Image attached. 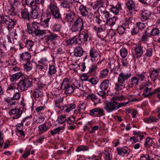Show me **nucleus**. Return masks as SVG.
<instances>
[{
  "label": "nucleus",
  "mask_w": 160,
  "mask_h": 160,
  "mask_svg": "<svg viewBox=\"0 0 160 160\" xmlns=\"http://www.w3.org/2000/svg\"><path fill=\"white\" fill-rule=\"evenodd\" d=\"M14 7H11V8L8 11V13L12 16H15L17 15V11Z\"/></svg>",
  "instance_id": "5fc2aeb1"
},
{
  "label": "nucleus",
  "mask_w": 160,
  "mask_h": 160,
  "mask_svg": "<svg viewBox=\"0 0 160 160\" xmlns=\"http://www.w3.org/2000/svg\"><path fill=\"white\" fill-rule=\"evenodd\" d=\"M153 143L152 139L151 138H147L144 143V146L147 148L151 147Z\"/></svg>",
  "instance_id": "8fccbe9b"
},
{
  "label": "nucleus",
  "mask_w": 160,
  "mask_h": 160,
  "mask_svg": "<svg viewBox=\"0 0 160 160\" xmlns=\"http://www.w3.org/2000/svg\"><path fill=\"white\" fill-rule=\"evenodd\" d=\"M51 28L53 32H60L62 27L60 24L55 23L52 25Z\"/></svg>",
  "instance_id": "79ce46f5"
},
{
  "label": "nucleus",
  "mask_w": 160,
  "mask_h": 160,
  "mask_svg": "<svg viewBox=\"0 0 160 160\" xmlns=\"http://www.w3.org/2000/svg\"><path fill=\"white\" fill-rule=\"evenodd\" d=\"M160 32L158 29L155 28L152 29L150 32V35L152 36H155L159 35Z\"/></svg>",
  "instance_id": "864d4df0"
},
{
  "label": "nucleus",
  "mask_w": 160,
  "mask_h": 160,
  "mask_svg": "<svg viewBox=\"0 0 160 160\" xmlns=\"http://www.w3.org/2000/svg\"><path fill=\"white\" fill-rule=\"evenodd\" d=\"M9 2L11 7H16L19 4L18 0H9Z\"/></svg>",
  "instance_id": "69168bd1"
},
{
  "label": "nucleus",
  "mask_w": 160,
  "mask_h": 160,
  "mask_svg": "<svg viewBox=\"0 0 160 160\" xmlns=\"http://www.w3.org/2000/svg\"><path fill=\"white\" fill-rule=\"evenodd\" d=\"M48 10L49 13L52 15L54 18L58 19L61 17L59 9L56 3H51Z\"/></svg>",
  "instance_id": "39448f33"
},
{
  "label": "nucleus",
  "mask_w": 160,
  "mask_h": 160,
  "mask_svg": "<svg viewBox=\"0 0 160 160\" xmlns=\"http://www.w3.org/2000/svg\"><path fill=\"white\" fill-rule=\"evenodd\" d=\"M109 70L108 69H105L102 70L100 72V77L101 78H103L108 76Z\"/></svg>",
  "instance_id": "680f3d73"
},
{
  "label": "nucleus",
  "mask_w": 160,
  "mask_h": 160,
  "mask_svg": "<svg viewBox=\"0 0 160 160\" xmlns=\"http://www.w3.org/2000/svg\"><path fill=\"white\" fill-rule=\"evenodd\" d=\"M88 99L91 100L94 103V105L100 102V99L95 94L90 93L88 95L87 97Z\"/></svg>",
  "instance_id": "b1692460"
},
{
  "label": "nucleus",
  "mask_w": 160,
  "mask_h": 160,
  "mask_svg": "<svg viewBox=\"0 0 160 160\" xmlns=\"http://www.w3.org/2000/svg\"><path fill=\"white\" fill-rule=\"evenodd\" d=\"M2 24H5L8 30L13 28L16 25L15 22L10 18L9 16L0 15V34L3 32Z\"/></svg>",
  "instance_id": "f257e3e1"
},
{
  "label": "nucleus",
  "mask_w": 160,
  "mask_h": 160,
  "mask_svg": "<svg viewBox=\"0 0 160 160\" xmlns=\"http://www.w3.org/2000/svg\"><path fill=\"white\" fill-rule=\"evenodd\" d=\"M126 28L120 25L119 26L117 29L118 33L120 35H122L124 33H125V31Z\"/></svg>",
  "instance_id": "774afa93"
},
{
  "label": "nucleus",
  "mask_w": 160,
  "mask_h": 160,
  "mask_svg": "<svg viewBox=\"0 0 160 160\" xmlns=\"http://www.w3.org/2000/svg\"><path fill=\"white\" fill-rule=\"evenodd\" d=\"M25 2L30 7H32L33 8L35 7L38 8L40 12H43L44 0H25Z\"/></svg>",
  "instance_id": "20e7f679"
},
{
  "label": "nucleus",
  "mask_w": 160,
  "mask_h": 160,
  "mask_svg": "<svg viewBox=\"0 0 160 160\" xmlns=\"http://www.w3.org/2000/svg\"><path fill=\"white\" fill-rule=\"evenodd\" d=\"M127 8L129 11L133 10V12H130V13L132 15L135 14L138 10L135 8V3L132 0H128L126 2Z\"/></svg>",
  "instance_id": "9b49d317"
},
{
  "label": "nucleus",
  "mask_w": 160,
  "mask_h": 160,
  "mask_svg": "<svg viewBox=\"0 0 160 160\" xmlns=\"http://www.w3.org/2000/svg\"><path fill=\"white\" fill-rule=\"evenodd\" d=\"M83 20L81 18H78L74 21L71 30L72 32H80L83 29Z\"/></svg>",
  "instance_id": "423d86ee"
},
{
  "label": "nucleus",
  "mask_w": 160,
  "mask_h": 160,
  "mask_svg": "<svg viewBox=\"0 0 160 160\" xmlns=\"http://www.w3.org/2000/svg\"><path fill=\"white\" fill-rule=\"evenodd\" d=\"M89 56L92 62L97 61L100 59V55L99 52L94 48H92L90 50Z\"/></svg>",
  "instance_id": "6e6552de"
},
{
  "label": "nucleus",
  "mask_w": 160,
  "mask_h": 160,
  "mask_svg": "<svg viewBox=\"0 0 160 160\" xmlns=\"http://www.w3.org/2000/svg\"><path fill=\"white\" fill-rule=\"evenodd\" d=\"M93 29L96 31L97 34L98 33H100L104 31L105 29L102 27V26H99V27L94 26Z\"/></svg>",
  "instance_id": "e2e57ef3"
},
{
  "label": "nucleus",
  "mask_w": 160,
  "mask_h": 160,
  "mask_svg": "<svg viewBox=\"0 0 160 160\" xmlns=\"http://www.w3.org/2000/svg\"><path fill=\"white\" fill-rule=\"evenodd\" d=\"M131 76V74L130 73H125L122 72L119 74L118 78V82L119 83L122 84Z\"/></svg>",
  "instance_id": "2eb2a0df"
},
{
  "label": "nucleus",
  "mask_w": 160,
  "mask_h": 160,
  "mask_svg": "<svg viewBox=\"0 0 160 160\" xmlns=\"http://www.w3.org/2000/svg\"><path fill=\"white\" fill-rule=\"evenodd\" d=\"M110 84L109 81L108 79L104 80L100 84V89L102 91H105L108 88Z\"/></svg>",
  "instance_id": "c756f323"
},
{
  "label": "nucleus",
  "mask_w": 160,
  "mask_h": 160,
  "mask_svg": "<svg viewBox=\"0 0 160 160\" xmlns=\"http://www.w3.org/2000/svg\"><path fill=\"white\" fill-rule=\"evenodd\" d=\"M22 113V111L18 108H15L10 110L9 113L10 116L14 115L13 117L14 119H17L20 117Z\"/></svg>",
  "instance_id": "dca6fc26"
},
{
  "label": "nucleus",
  "mask_w": 160,
  "mask_h": 160,
  "mask_svg": "<svg viewBox=\"0 0 160 160\" xmlns=\"http://www.w3.org/2000/svg\"><path fill=\"white\" fill-rule=\"evenodd\" d=\"M78 9L81 15L83 16L86 17L88 14V8L83 5L80 6Z\"/></svg>",
  "instance_id": "c85d7f7f"
},
{
  "label": "nucleus",
  "mask_w": 160,
  "mask_h": 160,
  "mask_svg": "<svg viewBox=\"0 0 160 160\" xmlns=\"http://www.w3.org/2000/svg\"><path fill=\"white\" fill-rule=\"evenodd\" d=\"M117 102L115 101L109 102L105 104L104 109L108 112H111L117 108Z\"/></svg>",
  "instance_id": "9d476101"
},
{
  "label": "nucleus",
  "mask_w": 160,
  "mask_h": 160,
  "mask_svg": "<svg viewBox=\"0 0 160 160\" xmlns=\"http://www.w3.org/2000/svg\"><path fill=\"white\" fill-rule=\"evenodd\" d=\"M94 16L95 22L98 24H100L102 22V20L100 18V14L99 12H98V11H95L94 12Z\"/></svg>",
  "instance_id": "de8ad7c7"
},
{
  "label": "nucleus",
  "mask_w": 160,
  "mask_h": 160,
  "mask_svg": "<svg viewBox=\"0 0 160 160\" xmlns=\"http://www.w3.org/2000/svg\"><path fill=\"white\" fill-rule=\"evenodd\" d=\"M117 150L118 154L120 156H124L127 153H128V155L129 154L128 150L124 148L119 147L117 148Z\"/></svg>",
  "instance_id": "a19ab883"
},
{
  "label": "nucleus",
  "mask_w": 160,
  "mask_h": 160,
  "mask_svg": "<svg viewBox=\"0 0 160 160\" xmlns=\"http://www.w3.org/2000/svg\"><path fill=\"white\" fill-rule=\"evenodd\" d=\"M24 68L26 71H30L32 68V62L30 61H28L24 65Z\"/></svg>",
  "instance_id": "49530a36"
},
{
  "label": "nucleus",
  "mask_w": 160,
  "mask_h": 160,
  "mask_svg": "<svg viewBox=\"0 0 160 160\" xmlns=\"http://www.w3.org/2000/svg\"><path fill=\"white\" fill-rule=\"evenodd\" d=\"M76 107L75 103H71L64 106L63 110L65 112H69L70 111L74 109Z\"/></svg>",
  "instance_id": "e433bc0d"
},
{
  "label": "nucleus",
  "mask_w": 160,
  "mask_h": 160,
  "mask_svg": "<svg viewBox=\"0 0 160 160\" xmlns=\"http://www.w3.org/2000/svg\"><path fill=\"white\" fill-rule=\"evenodd\" d=\"M65 128L64 126L56 128L53 130H51L50 133L52 136H54L57 134H59L61 131L63 130Z\"/></svg>",
  "instance_id": "4c0bfd02"
},
{
  "label": "nucleus",
  "mask_w": 160,
  "mask_h": 160,
  "mask_svg": "<svg viewBox=\"0 0 160 160\" xmlns=\"http://www.w3.org/2000/svg\"><path fill=\"white\" fill-rule=\"evenodd\" d=\"M125 98V97L122 95H121L120 96H117L113 97L112 99L113 100V101H115L117 100L121 101L122 100H124Z\"/></svg>",
  "instance_id": "338daca9"
},
{
  "label": "nucleus",
  "mask_w": 160,
  "mask_h": 160,
  "mask_svg": "<svg viewBox=\"0 0 160 160\" xmlns=\"http://www.w3.org/2000/svg\"><path fill=\"white\" fill-rule=\"evenodd\" d=\"M160 72L159 69H153L151 70V72H149L150 74V77L152 80L154 81L155 80V78L158 75V73Z\"/></svg>",
  "instance_id": "393cba45"
},
{
  "label": "nucleus",
  "mask_w": 160,
  "mask_h": 160,
  "mask_svg": "<svg viewBox=\"0 0 160 160\" xmlns=\"http://www.w3.org/2000/svg\"><path fill=\"white\" fill-rule=\"evenodd\" d=\"M151 91V88H146L143 90V95L145 97L147 98L153 94H154V91L152 92H150Z\"/></svg>",
  "instance_id": "473e14b6"
},
{
  "label": "nucleus",
  "mask_w": 160,
  "mask_h": 160,
  "mask_svg": "<svg viewBox=\"0 0 160 160\" xmlns=\"http://www.w3.org/2000/svg\"><path fill=\"white\" fill-rule=\"evenodd\" d=\"M57 70L55 65H51L49 66L48 72V76L50 79L53 78L56 74Z\"/></svg>",
  "instance_id": "412c9836"
},
{
  "label": "nucleus",
  "mask_w": 160,
  "mask_h": 160,
  "mask_svg": "<svg viewBox=\"0 0 160 160\" xmlns=\"http://www.w3.org/2000/svg\"><path fill=\"white\" fill-rule=\"evenodd\" d=\"M96 113H97V116L102 117L105 115L104 112V110L101 108H96Z\"/></svg>",
  "instance_id": "4d7b16f0"
},
{
  "label": "nucleus",
  "mask_w": 160,
  "mask_h": 160,
  "mask_svg": "<svg viewBox=\"0 0 160 160\" xmlns=\"http://www.w3.org/2000/svg\"><path fill=\"white\" fill-rule=\"evenodd\" d=\"M32 94L33 97L36 100L40 99L43 96V92L37 89L34 90Z\"/></svg>",
  "instance_id": "cd10ccee"
},
{
  "label": "nucleus",
  "mask_w": 160,
  "mask_h": 160,
  "mask_svg": "<svg viewBox=\"0 0 160 160\" xmlns=\"http://www.w3.org/2000/svg\"><path fill=\"white\" fill-rule=\"evenodd\" d=\"M130 23L131 24V22H130L129 19H125V20L122 22V24L120 25L121 26H122V27L125 28L126 29L127 28H129V25Z\"/></svg>",
  "instance_id": "603ef678"
},
{
  "label": "nucleus",
  "mask_w": 160,
  "mask_h": 160,
  "mask_svg": "<svg viewBox=\"0 0 160 160\" xmlns=\"http://www.w3.org/2000/svg\"><path fill=\"white\" fill-rule=\"evenodd\" d=\"M5 101L11 106L15 105L16 104H17V102H16V100L13 99L12 98H10L9 99L6 98L5 99Z\"/></svg>",
  "instance_id": "13d9d810"
},
{
  "label": "nucleus",
  "mask_w": 160,
  "mask_h": 160,
  "mask_svg": "<svg viewBox=\"0 0 160 160\" xmlns=\"http://www.w3.org/2000/svg\"><path fill=\"white\" fill-rule=\"evenodd\" d=\"M93 8L94 10H96V11L98 12L102 10V9H104V2L102 0H98L96 2L93 6Z\"/></svg>",
  "instance_id": "a211bd4d"
},
{
  "label": "nucleus",
  "mask_w": 160,
  "mask_h": 160,
  "mask_svg": "<svg viewBox=\"0 0 160 160\" xmlns=\"http://www.w3.org/2000/svg\"><path fill=\"white\" fill-rule=\"evenodd\" d=\"M158 120V119L157 118L152 116H150L143 119V121L145 122L148 123L157 122Z\"/></svg>",
  "instance_id": "2f4dec72"
},
{
  "label": "nucleus",
  "mask_w": 160,
  "mask_h": 160,
  "mask_svg": "<svg viewBox=\"0 0 160 160\" xmlns=\"http://www.w3.org/2000/svg\"><path fill=\"white\" fill-rule=\"evenodd\" d=\"M27 26V31L29 34L33 33L40 28L39 24L36 22H33L31 25L28 23Z\"/></svg>",
  "instance_id": "1a4fd4ad"
},
{
  "label": "nucleus",
  "mask_w": 160,
  "mask_h": 160,
  "mask_svg": "<svg viewBox=\"0 0 160 160\" xmlns=\"http://www.w3.org/2000/svg\"><path fill=\"white\" fill-rule=\"evenodd\" d=\"M21 18L24 20L30 19V10L26 7L22 8L20 11Z\"/></svg>",
  "instance_id": "ddd939ff"
},
{
  "label": "nucleus",
  "mask_w": 160,
  "mask_h": 160,
  "mask_svg": "<svg viewBox=\"0 0 160 160\" xmlns=\"http://www.w3.org/2000/svg\"><path fill=\"white\" fill-rule=\"evenodd\" d=\"M62 0L63 2L61 3V6L64 8H70L71 6H70V3L67 2L66 0Z\"/></svg>",
  "instance_id": "0e129e2a"
},
{
  "label": "nucleus",
  "mask_w": 160,
  "mask_h": 160,
  "mask_svg": "<svg viewBox=\"0 0 160 160\" xmlns=\"http://www.w3.org/2000/svg\"><path fill=\"white\" fill-rule=\"evenodd\" d=\"M65 20L69 23L73 22L76 19V16L74 11L69 10L65 14Z\"/></svg>",
  "instance_id": "0eeeda50"
},
{
  "label": "nucleus",
  "mask_w": 160,
  "mask_h": 160,
  "mask_svg": "<svg viewBox=\"0 0 160 160\" xmlns=\"http://www.w3.org/2000/svg\"><path fill=\"white\" fill-rule=\"evenodd\" d=\"M38 132L39 134H41L44 133L48 129L46 124H43L38 127Z\"/></svg>",
  "instance_id": "37998d69"
},
{
  "label": "nucleus",
  "mask_w": 160,
  "mask_h": 160,
  "mask_svg": "<svg viewBox=\"0 0 160 160\" xmlns=\"http://www.w3.org/2000/svg\"><path fill=\"white\" fill-rule=\"evenodd\" d=\"M146 73L145 72H143L141 73H138L136 74V75L139 79V81H142L144 80L145 78Z\"/></svg>",
  "instance_id": "09e8293b"
},
{
  "label": "nucleus",
  "mask_w": 160,
  "mask_h": 160,
  "mask_svg": "<svg viewBox=\"0 0 160 160\" xmlns=\"http://www.w3.org/2000/svg\"><path fill=\"white\" fill-rule=\"evenodd\" d=\"M85 109V104H79V106L77 108V110L75 111V113L76 112L77 113L80 114L83 113Z\"/></svg>",
  "instance_id": "ea45409f"
},
{
  "label": "nucleus",
  "mask_w": 160,
  "mask_h": 160,
  "mask_svg": "<svg viewBox=\"0 0 160 160\" xmlns=\"http://www.w3.org/2000/svg\"><path fill=\"white\" fill-rule=\"evenodd\" d=\"M82 35L83 36L82 40L84 42L90 41L92 39L91 34L87 29H85L80 32L79 36L81 37V35Z\"/></svg>",
  "instance_id": "f3484780"
},
{
  "label": "nucleus",
  "mask_w": 160,
  "mask_h": 160,
  "mask_svg": "<svg viewBox=\"0 0 160 160\" xmlns=\"http://www.w3.org/2000/svg\"><path fill=\"white\" fill-rule=\"evenodd\" d=\"M98 68L97 65L94 64L92 65L89 68V71L88 72V74H90V75L92 77L95 76L96 74V71Z\"/></svg>",
  "instance_id": "bb28decb"
},
{
  "label": "nucleus",
  "mask_w": 160,
  "mask_h": 160,
  "mask_svg": "<svg viewBox=\"0 0 160 160\" xmlns=\"http://www.w3.org/2000/svg\"><path fill=\"white\" fill-rule=\"evenodd\" d=\"M79 86L80 88H75V90H74V92L78 96H83L84 95L85 92L84 90H81L82 89L80 85Z\"/></svg>",
  "instance_id": "a18cd8bd"
},
{
  "label": "nucleus",
  "mask_w": 160,
  "mask_h": 160,
  "mask_svg": "<svg viewBox=\"0 0 160 160\" xmlns=\"http://www.w3.org/2000/svg\"><path fill=\"white\" fill-rule=\"evenodd\" d=\"M139 82V79L137 76L132 77L128 81V86L129 88L134 87L138 84Z\"/></svg>",
  "instance_id": "aec40b11"
},
{
  "label": "nucleus",
  "mask_w": 160,
  "mask_h": 160,
  "mask_svg": "<svg viewBox=\"0 0 160 160\" xmlns=\"http://www.w3.org/2000/svg\"><path fill=\"white\" fill-rule=\"evenodd\" d=\"M67 120L66 116L64 115H60L58 118V122L62 124L64 123Z\"/></svg>",
  "instance_id": "bf43d9fd"
},
{
  "label": "nucleus",
  "mask_w": 160,
  "mask_h": 160,
  "mask_svg": "<svg viewBox=\"0 0 160 160\" xmlns=\"http://www.w3.org/2000/svg\"><path fill=\"white\" fill-rule=\"evenodd\" d=\"M31 57V53L28 52H25L20 54V61L23 60L28 61Z\"/></svg>",
  "instance_id": "7c9ffc66"
},
{
  "label": "nucleus",
  "mask_w": 160,
  "mask_h": 160,
  "mask_svg": "<svg viewBox=\"0 0 160 160\" xmlns=\"http://www.w3.org/2000/svg\"><path fill=\"white\" fill-rule=\"evenodd\" d=\"M22 45L26 47L29 51H32L34 49V42L30 39L24 38L22 39Z\"/></svg>",
  "instance_id": "4468645a"
},
{
  "label": "nucleus",
  "mask_w": 160,
  "mask_h": 160,
  "mask_svg": "<svg viewBox=\"0 0 160 160\" xmlns=\"http://www.w3.org/2000/svg\"><path fill=\"white\" fill-rule=\"evenodd\" d=\"M32 8V10L30 11V18H33L37 19L39 16L40 13H42V12H40V10L38 8L35 7V8H33L32 7H30Z\"/></svg>",
  "instance_id": "6ab92c4d"
},
{
  "label": "nucleus",
  "mask_w": 160,
  "mask_h": 160,
  "mask_svg": "<svg viewBox=\"0 0 160 160\" xmlns=\"http://www.w3.org/2000/svg\"><path fill=\"white\" fill-rule=\"evenodd\" d=\"M141 19L142 21L147 20L151 15V13L150 12L147 10H141Z\"/></svg>",
  "instance_id": "5701e85b"
},
{
  "label": "nucleus",
  "mask_w": 160,
  "mask_h": 160,
  "mask_svg": "<svg viewBox=\"0 0 160 160\" xmlns=\"http://www.w3.org/2000/svg\"><path fill=\"white\" fill-rule=\"evenodd\" d=\"M31 80L27 77L21 79L18 84L17 88L18 90L23 92L30 88L32 85V81Z\"/></svg>",
  "instance_id": "f03ea898"
},
{
  "label": "nucleus",
  "mask_w": 160,
  "mask_h": 160,
  "mask_svg": "<svg viewBox=\"0 0 160 160\" xmlns=\"http://www.w3.org/2000/svg\"><path fill=\"white\" fill-rule=\"evenodd\" d=\"M145 49V48L140 45L136 46L135 47V55L136 56L137 58L141 57L143 53V51L144 50V49Z\"/></svg>",
  "instance_id": "4be33fe9"
},
{
  "label": "nucleus",
  "mask_w": 160,
  "mask_h": 160,
  "mask_svg": "<svg viewBox=\"0 0 160 160\" xmlns=\"http://www.w3.org/2000/svg\"><path fill=\"white\" fill-rule=\"evenodd\" d=\"M58 37V36L54 33H52L49 35L45 36L44 38H41L43 40L44 39V42L46 44L50 45L52 44V40L56 39Z\"/></svg>",
  "instance_id": "f8f14e48"
},
{
  "label": "nucleus",
  "mask_w": 160,
  "mask_h": 160,
  "mask_svg": "<svg viewBox=\"0 0 160 160\" xmlns=\"http://www.w3.org/2000/svg\"><path fill=\"white\" fill-rule=\"evenodd\" d=\"M63 99L60 98L56 100L55 101V107L58 108L60 110H63L64 106L62 103Z\"/></svg>",
  "instance_id": "f704fd0d"
},
{
  "label": "nucleus",
  "mask_w": 160,
  "mask_h": 160,
  "mask_svg": "<svg viewBox=\"0 0 160 160\" xmlns=\"http://www.w3.org/2000/svg\"><path fill=\"white\" fill-rule=\"evenodd\" d=\"M61 88L64 91V93L66 94H70L74 92L75 87L71 85L69 80L67 78H65L63 80Z\"/></svg>",
  "instance_id": "7ed1b4c3"
},
{
  "label": "nucleus",
  "mask_w": 160,
  "mask_h": 160,
  "mask_svg": "<svg viewBox=\"0 0 160 160\" xmlns=\"http://www.w3.org/2000/svg\"><path fill=\"white\" fill-rule=\"evenodd\" d=\"M121 4L120 3H118L116 6L112 7L111 9V11L115 14L117 15L119 11L121 10Z\"/></svg>",
  "instance_id": "72a5a7b5"
},
{
  "label": "nucleus",
  "mask_w": 160,
  "mask_h": 160,
  "mask_svg": "<svg viewBox=\"0 0 160 160\" xmlns=\"http://www.w3.org/2000/svg\"><path fill=\"white\" fill-rule=\"evenodd\" d=\"M36 68L38 70V72L40 73H42V74L44 75L45 73L46 69L45 68V66L40 65L37 64Z\"/></svg>",
  "instance_id": "c03bdc74"
},
{
  "label": "nucleus",
  "mask_w": 160,
  "mask_h": 160,
  "mask_svg": "<svg viewBox=\"0 0 160 160\" xmlns=\"http://www.w3.org/2000/svg\"><path fill=\"white\" fill-rule=\"evenodd\" d=\"M121 56L123 58H125L127 55L128 52L127 49L125 48H122L120 50Z\"/></svg>",
  "instance_id": "6e6d98bb"
},
{
  "label": "nucleus",
  "mask_w": 160,
  "mask_h": 160,
  "mask_svg": "<svg viewBox=\"0 0 160 160\" xmlns=\"http://www.w3.org/2000/svg\"><path fill=\"white\" fill-rule=\"evenodd\" d=\"M152 48H149L146 50V52L144 56L146 57L149 58L152 56Z\"/></svg>",
  "instance_id": "052dcab7"
},
{
  "label": "nucleus",
  "mask_w": 160,
  "mask_h": 160,
  "mask_svg": "<svg viewBox=\"0 0 160 160\" xmlns=\"http://www.w3.org/2000/svg\"><path fill=\"white\" fill-rule=\"evenodd\" d=\"M77 39V36H74L72 38L66 40V42L68 45H72L74 44H77L78 43Z\"/></svg>",
  "instance_id": "58836bf2"
},
{
  "label": "nucleus",
  "mask_w": 160,
  "mask_h": 160,
  "mask_svg": "<svg viewBox=\"0 0 160 160\" xmlns=\"http://www.w3.org/2000/svg\"><path fill=\"white\" fill-rule=\"evenodd\" d=\"M83 52L84 51L81 47H77L74 49V55L76 57H80L82 56Z\"/></svg>",
  "instance_id": "a878e982"
},
{
  "label": "nucleus",
  "mask_w": 160,
  "mask_h": 160,
  "mask_svg": "<svg viewBox=\"0 0 160 160\" xmlns=\"http://www.w3.org/2000/svg\"><path fill=\"white\" fill-rule=\"evenodd\" d=\"M118 19V18H117L115 16L110 18L107 19L106 22V24L109 26L112 27L115 24L116 22Z\"/></svg>",
  "instance_id": "c9c22d12"
},
{
  "label": "nucleus",
  "mask_w": 160,
  "mask_h": 160,
  "mask_svg": "<svg viewBox=\"0 0 160 160\" xmlns=\"http://www.w3.org/2000/svg\"><path fill=\"white\" fill-rule=\"evenodd\" d=\"M34 33L36 36H42L46 34V31L45 30H40V28L36 31Z\"/></svg>",
  "instance_id": "3c124183"
}]
</instances>
